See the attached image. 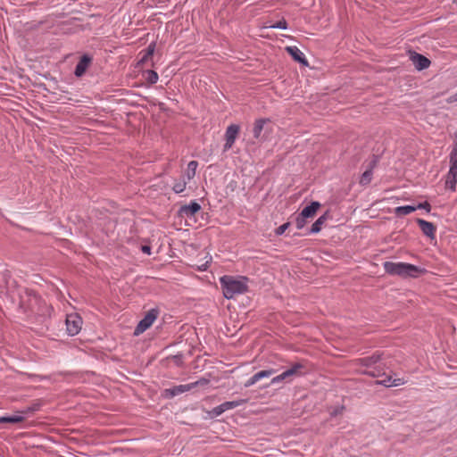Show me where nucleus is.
Segmentation results:
<instances>
[{
  "label": "nucleus",
  "mask_w": 457,
  "mask_h": 457,
  "mask_svg": "<svg viewBox=\"0 0 457 457\" xmlns=\"http://www.w3.org/2000/svg\"><path fill=\"white\" fill-rule=\"evenodd\" d=\"M247 279L245 278H235L231 276L220 278L223 295L226 298L231 299L236 295L243 294L247 290Z\"/></svg>",
  "instance_id": "obj_2"
},
{
  "label": "nucleus",
  "mask_w": 457,
  "mask_h": 457,
  "mask_svg": "<svg viewBox=\"0 0 457 457\" xmlns=\"http://www.w3.org/2000/svg\"><path fill=\"white\" fill-rule=\"evenodd\" d=\"M207 384V380L205 379H203V380H198V381H195V382H193V383H189V384H186V385H179V386H176L172 388H170V389H166L165 390V394L167 395H170L171 397L173 396H176L178 395H180V394H183L185 392H187L195 387H196L198 385H205Z\"/></svg>",
  "instance_id": "obj_6"
},
{
  "label": "nucleus",
  "mask_w": 457,
  "mask_h": 457,
  "mask_svg": "<svg viewBox=\"0 0 457 457\" xmlns=\"http://www.w3.org/2000/svg\"><path fill=\"white\" fill-rule=\"evenodd\" d=\"M411 60H412L415 67L420 71L427 69L430 65V61L427 57H425L420 54H416V53L413 54L411 55Z\"/></svg>",
  "instance_id": "obj_11"
},
{
  "label": "nucleus",
  "mask_w": 457,
  "mask_h": 457,
  "mask_svg": "<svg viewBox=\"0 0 457 457\" xmlns=\"http://www.w3.org/2000/svg\"><path fill=\"white\" fill-rule=\"evenodd\" d=\"M239 131H240V127L237 124H231L227 128L226 132H225L226 142L224 145V151L230 149L233 146V145L238 136Z\"/></svg>",
  "instance_id": "obj_7"
},
{
  "label": "nucleus",
  "mask_w": 457,
  "mask_h": 457,
  "mask_svg": "<svg viewBox=\"0 0 457 457\" xmlns=\"http://www.w3.org/2000/svg\"><path fill=\"white\" fill-rule=\"evenodd\" d=\"M415 207H417V210L418 209H425L428 212H430V209H431V206H430L429 203H428V202L419 204Z\"/></svg>",
  "instance_id": "obj_34"
},
{
  "label": "nucleus",
  "mask_w": 457,
  "mask_h": 457,
  "mask_svg": "<svg viewBox=\"0 0 457 457\" xmlns=\"http://www.w3.org/2000/svg\"><path fill=\"white\" fill-rule=\"evenodd\" d=\"M450 167L457 168V141L455 142L453 148L450 154Z\"/></svg>",
  "instance_id": "obj_24"
},
{
  "label": "nucleus",
  "mask_w": 457,
  "mask_h": 457,
  "mask_svg": "<svg viewBox=\"0 0 457 457\" xmlns=\"http://www.w3.org/2000/svg\"><path fill=\"white\" fill-rule=\"evenodd\" d=\"M189 183L183 176L173 184L172 189L176 194H180L185 191L187 185Z\"/></svg>",
  "instance_id": "obj_19"
},
{
  "label": "nucleus",
  "mask_w": 457,
  "mask_h": 457,
  "mask_svg": "<svg viewBox=\"0 0 457 457\" xmlns=\"http://www.w3.org/2000/svg\"><path fill=\"white\" fill-rule=\"evenodd\" d=\"M158 316V311L155 309H152L146 312L145 317L139 321L137 326L135 328L134 334L138 336L144 333L146 329H148L153 323L155 321Z\"/></svg>",
  "instance_id": "obj_3"
},
{
  "label": "nucleus",
  "mask_w": 457,
  "mask_h": 457,
  "mask_svg": "<svg viewBox=\"0 0 457 457\" xmlns=\"http://www.w3.org/2000/svg\"><path fill=\"white\" fill-rule=\"evenodd\" d=\"M29 411H30V409H27V410L21 411H20V412H21V413H22V414H27V413H29Z\"/></svg>",
  "instance_id": "obj_38"
},
{
  "label": "nucleus",
  "mask_w": 457,
  "mask_h": 457,
  "mask_svg": "<svg viewBox=\"0 0 457 457\" xmlns=\"http://www.w3.org/2000/svg\"><path fill=\"white\" fill-rule=\"evenodd\" d=\"M259 378L257 377L256 373L252 376L248 380L245 381V387H249L253 385H254L255 383H257L259 381Z\"/></svg>",
  "instance_id": "obj_31"
},
{
  "label": "nucleus",
  "mask_w": 457,
  "mask_h": 457,
  "mask_svg": "<svg viewBox=\"0 0 457 457\" xmlns=\"http://www.w3.org/2000/svg\"><path fill=\"white\" fill-rule=\"evenodd\" d=\"M378 384L384 385L386 386H397L403 385L405 383L403 378H395L393 379L390 376H385V378L379 381Z\"/></svg>",
  "instance_id": "obj_17"
},
{
  "label": "nucleus",
  "mask_w": 457,
  "mask_h": 457,
  "mask_svg": "<svg viewBox=\"0 0 457 457\" xmlns=\"http://www.w3.org/2000/svg\"><path fill=\"white\" fill-rule=\"evenodd\" d=\"M417 210V207L412 205L398 206L395 209V213L397 216H405Z\"/></svg>",
  "instance_id": "obj_20"
},
{
  "label": "nucleus",
  "mask_w": 457,
  "mask_h": 457,
  "mask_svg": "<svg viewBox=\"0 0 457 457\" xmlns=\"http://www.w3.org/2000/svg\"><path fill=\"white\" fill-rule=\"evenodd\" d=\"M274 370H261L259 372L256 373L257 377L259 378V379H262L264 378H269L270 377L272 374H274Z\"/></svg>",
  "instance_id": "obj_29"
},
{
  "label": "nucleus",
  "mask_w": 457,
  "mask_h": 457,
  "mask_svg": "<svg viewBox=\"0 0 457 457\" xmlns=\"http://www.w3.org/2000/svg\"><path fill=\"white\" fill-rule=\"evenodd\" d=\"M384 269L390 275H397L403 278H417L425 272L424 269L406 262H386Z\"/></svg>",
  "instance_id": "obj_1"
},
{
  "label": "nucleus",
  "mask_w": 457,
  "mask_h": 457,
  "mask_svg": "<svg viewBox=\"0 0 457 457\" xmlns=\"http://www.w3.org/2000/svg\"><path fill=\"white\" fill-rule=\"evenodd\" d=\"M320 207V204L319 202H312L310 205L303 208L300 213L303 214V218L312 219L316 215Z\"/></svg>",
  "instance_id": "obj_15"
},
{
  "label": "nucleus",
  "mask_w": 457,
  "mask_h": 457,
  "mask_svg": "<svg viewBox=\"0 0 457 457\" xmlns=\"http://www.w3.org/2000/svg\"><path fill=\"white\" fill-rule=\"evenodd\" d=\"M267 122V120L265 119H259L255 120L253 128V137L256 139H259L262 134V131L263 129L264 124Z\"/></svg>",
  "instance_id": "obj_18"
},
{
  "label": "nucleus",
  "mask_w": 457,
  "mask_h": 457,
  "mask_svg": "<svg viewBox=\"0 0 457 457\" xmlns=\"http://www.w3.org/2000/svg\"><path fill=\"white\" fill-rule=\"evenodd\" d=\"M448 102L449 103H453V102H457V92L453 95L449 99H448Z\"/></svg>",
  "instance_id": "obj_36"
},
{
  "label": "nucleus",
  "mask_w": 457,
  "mask_h": 457,
  "mask_svg": "<svg viewBox=\"0 0 457 457\" xmlns=\"http://www.w3.org/2000/svg\"><path fill=\"white\" fill-rule=\"evenodd\" d=\"M287 51L295 61L304 65L308 64L303 53L297 46H288L287 47Z\"/></svg>",
  "instance_id": "obj_13"
},
{
  "label": "nucleus",
  "mask_w": 457,
  "mask_h": 457,
  "mask_svg": "<svg viewBox=\"0 0 457 457\" xmlns=\"http://www.w3.org/2000/svg\"><path fill=\"white\" fill-rule=\"evenodd\" d=\"M150 250H151V249H150V247H149V246H147V245H144V246H142V251H143L144 253H147V254H150Z\"/></svg>",
  "instance_id": "obj_37"
},
{
  "label": "nucleus",
  "mask_w": 457,
  "mask_h": 457,
  "mask_svg": "<svg viewBox=\"0 0 457 457\" xmlns=\"http://www.w3.org/2000/svg\"><path fill=\"white\" fill-rule=\"evenodd\" d=\"M223 412H225L224 408L222 407V404H220L219 406L214 407L210 413L212 417H218Z\"/></svg>",
  "instance_id": "obj_30"
},
{
  "label": "nucleus",
  "mask_w": 457,
  "mask_h": 457,
  "mask_svg": "<svg viewBox=\"0 0 457 457\" xmlns=\"http://www.w3.org/2000/svg\"><path fill=\"white\" fill-rule=\"evenodd\" d=\"M307 220L306 218H303V214H299L296 219H295V226L298 229H302L305 224L307 223Z\"/></svg>",
  "instance_id": "obj_26"
},
{
  "label": "nucleus",
  "mask_w": 457,
  "mask_h": 457,
  "mask_svg": "<svg viewBox=\"0 0 457 457\" xmlns=\"http://www.w3.org/2000/svg\"><path fill=\"white\" fill-rule=\"evenodd\" d=\"M259 378L257 377L256 373L252 376L248 380L245 381V387H249L253 385H254L255 383H257L259 381Z\"/></svg>",
  "instance_id": "obj_32"
},
{
  "label": "nucleus",
  "mask_w": 457,
  "mask_h": 457,
  "mask_svg": "<svg viewBox=\"0 0 457 457\" xmlns=\"http://www.w3.org/2000/svg\"><path fill=\"white\" fill-rule=\"evenodd\" d=\"M457 168L450 167L445 178V187L455 191L456 189Z\"/></svg>",
  "instance_id": "obj_12"
},
{
  "label": "nucleus",
  "mask_w": 457,
  "mask_h": 457,
  "mask_svg": "<svg viewBox=\"0 0 457 457\" xmlns=\"http://www.w3.org/2000/svg\"><path fill=\"white\" fill-rule=\"evenodd\" d=\"M198 167V162L196 161H191L187 164V170L183 173V178H185L187 181L190 182L191 179L195 176V171Z\"/></svg>",
  "instance_id": "obj_16"
},
{
  "label": "nucleus",
  "mask_w": 457,
  "mask_h": 457,
  "mask_svg": "<svg viewBox=\"0 0 457 457\" xmlns=\"http://www.w3.org/2000/svg\"><path fill=\"white\" fill-rule=\"evenodd\" d=\"M289 226V223H284L283 225L279 226L277 229H276V234L277 235H282L285 233V231L287 230V228H288Z\"/></svg>",
  "instance_id": "obj_33"
},
{
  "label": "nucleus",
  "mask_w": 457,
  "mask_h": 457,
  "mask_svg": "<svg viewBox=\"0 0 457 457\" xmlns=\"http://www.w3.org/2000/svg\"><path fill=\"white\" fill-rule=\"evenodd\" d=\"M417 223L420 226L421 231L428 237L434 238L436 234V227L432 222L424 220L422 219H418Z\"/></svg>",
  "instance_id": "obj_10"
},
{
  "label": "nucleus",
  "mask_w": 457,
  "mask_h": 457,
  "mask_svg": "<svg viewBox=\"0 0 457 457\" xmlns=\"http://www.w3.org/2000/svg\"><path fill=\"white\" fill-rule=\"evenodd\" d=\"M274 28L286 29V21H279L277 25L273 26Z\"/></svg>",
  "instance_id": "obj_35"
},
{
  "label": "nucleus",
  "mask_w": 457,
  "mask_h": 457,
  "mask_svg": "<svg viewBox=\"0 0 457 457\" xmlns=\"http://www.w3.org/2000/svg\"><path fill=\"white\" fill-rule=\"evenodd\" d=\"M200 209H201L200 204L194 201V202H191L189 204L181 206L179 209V213L181 216L192 217L197 212H199Z\"/></svg>",
  "instance_id": "obj_9"
},
{
  "label": "nucleus",
  "mask_w": 457,
  "mask_h": 457,
  "mask_svg": "<svg viewBox=\"0 0 457 457\" xmlns=\"http://www.w3.org/2000/svg\"><path fill=\"white\" fill-rule=\"evenodd\" d=\"M67 331L71 336L77 335L82 327V319L77 313L68 314L66 317Z\"/></svg>",
  "instance_id": "obj_5"
},
{
  "label": "nucleus",
  "mask_w": 457,
  "mask_h": 457,
  "mask_svg": "<svg viewBox=\"0 0 457 457\" xmlns=\"http://www.w3.org/2000/svg\"><path fill=\"white\" fill-rule=\"evenodd\" d=\"M91 62V59L87 56V55H84L81 57V59L79 60V62H78V64L76 65V68H75V75L77 77H80L82 76L85 71H87V69L88 68L89 66V63Z\"/></svg>",
  "instance_id": "obj_14"
},
{
  "label": "nucleus",
  "mask_w": 457,
  "mask_h": 457,
  "mask_svg": "<svg viewBox=\"0 0 457 457\" xmlns=\"http://www.w3.org/2000/svg\"><path fill=\"white\" fill-rule=\"evenodd\" d=\"M158 79H159V76H158V74L155 71H147V80L150 83H152V84L156 83Z\"/></svg>",
  "instance_id": "obj_28"
},
{
  "label": "nucleus",
  "mask_w": 457,
  "mask_h": 457,
  "mask_svg": "<svg viewBox=\"0 0 457 457\" xmlns=\"http://www.w3.org/2000/svg\"><path fill=\"white\" fill-rule=\"evenodd\" d=\"M25 420L22 415L3 416L0 417V423H20Z\"/></svg>",
  "instance_id": "obj_22"
},
{
  "label": "nucleus",
  "mask_w": 457,
  "mask_h": 457,
  "mask_svg": "<svg viewBox=\"0 0 457 457\" xmlns=\"http://www.w3.org/2000/svg\"><path fill=\"white\" fill-rule=\"evenodd\" d=\"M303 366L301 363H295L294 364L290 369L285 370L281 374H279L277 377H274L271 379V384H278L283 380L290 379L293 376H299L302 375Z\"/></svg>",
  "instance_id": "obj_4"
},
{
  "label": "nucleus",
  "mask_w": 457,
  "mask_h": 457,
  "mask_svg": "<svg viewBox=\"0 0 457 457\" xmlns=\"http://www.w3.org/2000/svg\"><path fill=\"white\" fill-rule=\"evenodd\" d=\"M327 220V216L326 215H322L320 216L312 225V228H311V230H310V233L312 234H316L318 232L320 231L323 224L326 222Z\"/></svg>",
  "instance_id": "obj_21"
},
{
  "label": "nucleus",
  "mask_w": 457,
  "mask_h": 457,
  "mask_svg": "<svg viewBox=\"0 0 457 457\" xmlns=\"http://www.w3.org/2000/svg\"><path fill=\"white\" fill-rule=\"evenodd\" d=\"M378 361V356H370V357H366V358H362V359H360L358 360V363H360L361 365L362 368H360L359 369V371L361 373H364V374H369L370 376H373L375 377L376 376V373L375 371L373 370H369L368 368L371 367L373 364L377 363V361Z\"/></svg>",
  "instance_id": "obj_8"
},
{
  "label": "nucleus",
  "mask_w": 457,
  "mask_h": 457,
  "mask_svg": "<svg viewBox=\"0 0 457 457\" xmlns=\"http://www.w3.org/2000/svg\"><path fill=\"white\" fill-rule=\"evenodd\" d=\"M154 48H155V46L154 44H150L146 49V51L145 52L143 57L141 58V62H146V60L148 58H150L153 54H154Z\"/></svg>",
  "instance_id": "obj_25"
},
{
  "label": "nucleus",
  "mask_w": 457,
  "mask_h": 457,
  "mask_svg": "<svg viewBox=\"0 0 457 457\" xmlns=\"http://www.w3.org/2000/svg\"><path fill=\"white\" fill-rule=\"evenodd\" d=\"M245 403V400H237V401H228L225 402L222 404V407L224 408V411L235 409Z\"/></svg>",
  "instance_id": "obj_23"
},
{
  "label": "nucleus",
  "mask_w": 457,
  "mask_h": 457,
  "mask_svg": "<svg viewBox=\"0 0 457 457\" xmlns=\"http://www.w3.org/2000/svg\"><path fill=\"white\" fill-rule=\"evenodd\" d=\"M371 175H372V172L371 170H366L361 178V180H360V183L362 184V185H367L370 182L371 180Z\"/></svg>",
  "instance_id": "obj_27"
}]
</instances>
